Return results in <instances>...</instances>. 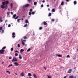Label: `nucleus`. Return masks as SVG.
<instances>
[{
	"label": "nucleus",
	"mask_w": 78,
	"mask_h": 78,
	"mask_svg": "<svg viewBox=\"0 0 78 78\" xmlns=\"http://www.w3.org/2000/svg\"><path fill=\"white\" fill-rule=\"evenodd\" d=\"M2 5H1L0 6L1 8H2V9H4L5 8V2H2Z\"/></svg>",
	"instance_id": "1"
},
{
	"label": "nucleus",
	"mask_w": 78,
	"mask_h": 78,
	"mask_svg": "<svg viewBox=\"0 0 78 78\" xmlns=\"http://www.w3.org/2000/svg\"><path fill=\"white\" fill-rule=\"evenodd\" d=\"M5 52V50L1 49L0 50V54H4Z\"/></svg>",
	"instance_id": "2"
},
{
	"label": "nucleus",
	"mask_w": 78,
	"mask_h": 78,
	"mask_svg": "<svg viewBox=\"0 0 78 78\" xmlns=\"http://www.w3.org/2000/svg\"><path fill=\"white\" fill-rule=\"evenodd\" d=\"M12 62H13V61H16V62H17V59L15 57H14L13 58V59L12 60Z\"/></svg>",
	"instance_id": "3"
},
{
	"label": "nucleus",
	"mask_w": 78,
	"mask_h": 78,
	"mask_svg": "<svg viewBox=\"0 0 78 78\" xmlns=\"http://www.w3.org/2000/svg\"><path fill=\"white\" fill-rule=\"evenodd\" d=\"M77 77L76 76H75L74 77L73 76H70L69 77V78H76Z\"/></svg>",
	"instance_id": "4"
},
{
	"label": "nucleus",
	"mask_w": 78,
	"mask_h": 78,
	"mask_svg": "<svg viewBox=\"0 0 78 78\" xmlns=\"http://www.w3.org/2000/svg\"><path fill=\"white\" fill-rule=\"evenodd\" d=\"M20 75H21V76H24V73H23V72H22L21 73Z\"/></svg>",
	"instance_id": "5"
},
{
	"label": "nucleus",
	"mask_w": 78,
	"mask_h": 78,
	"mask_svg": "<svg viewBox=\"0 0 78 78\" xmlns=\"http://www.w3.org/2000/svg\"><path fill=\"white\" fill-rule=\"evenodd\" d=\"M15 34H15V33L14 32H13L12 33V37L13 38H15Z\"/></svg>",
	"instance_id": "6"
},
{
	"label": "nucleus",
	"mask_w": 78,
	"mask_h": 78,
	"mask_svg": "<svg viewBox=\"0 0 78 78\" xmlns=\"http://www.w3.org/2000/svg\"><path fill=\"white\" fill-rule=\"evenodd\" d=\"M72 69H70L69 70L67 71V73H71V72H72Z\"/></svg>",
	"instance_id": "7"
},
{
	"label": "nucleus",
	"mask_w": 78,
	"mask_h": 78,
	"mask_svg": "<svg viewBox=\"0 0 78 78\" xmlns=\"http://www.w3.org/2000/svg\"><path fill=\"white\" fill-rule=\"evenodd\" d=\"M14 64L16 66H18V65H19V64H18V63L16 62H15L14 63Z\"/></svg>",
	"instance_id": "8"
},
{
	"label": "nucleus",
	"mask_w": 78,
	"mask_h": 78,
	"mask_svg": "<svg viewBox=\"0 0 78 78\" xmlns=\"http://www.w3.org/2000/svg\"><path fill=\"white\" fill-rule=\"evenodd\" d=\"M56 56H57L58 57H62V55L61 54L58 55V54H56L55 55Z\"/></svg>",
	"instance_id": "9"
},
{
	"label": "nucleus",
	"mask_w": 78,
	"mask_h": 78,
	"mask_svg": "<svg viewBox=\"0 0 78 78\" xmlns=\"http://www.w3.org/2000/svg\"><path fill=\"white\" fill-rule=\"evenodd\" d=\"M8 8V5L7 4L5 5V8L4 10H6Z\"/></svg>",
	"instance_id": "10"
},
{
	"label": "nucleus",
	"mask_w": 78,
	"mask_h": 78,
	"mask_svg": "<svg viewBox=\"0 0 78 78\" xmlns=\"http://www.w3.org/2000/svg\"><path fill=\"white\" fill-rule=\"evenodd\" d=\"M25 51V50H24V49H21L20 50V52L21 53H22V52H23V51Z\"/></svg>",
	"instance_id": "11"
},
{
	"label": "nucleus",
	"mask_w": 78,
	"mask_h": 78,
	"mask_svg": "<svg viewBox=\"0 0 78 78\" xmlns=\"http://www.w3.org/2000/svg\"><path fill=\"white\" fill-rule=\"evenodd\" d=\"M10 6H11V8L12 9V8H13V4H12V3H11L10 4Z\"/></svg>",
	"instance_id": "12"
},
{
	"label": "nucleus",
	"mask_w": 78,
	"mask_h": 78,
	"mask_svg": "<svg viewBox=\"0 0 78 78\" xmlns=\"http://www.w3.org/2000/svg\"><path fill=\"white\" fill-rule=\"evenodd\" d=\"M3 21V20H2V17H0V22H2Z\"/></svg>",
	"instance_id": "13"
},
{
	"label": "nucleus",
	"mask_w": 78,
	"mask_h": 78,
	"mask_svg": "<svg viewBox=\"0 0 78 78\" xmlns=\"http://www.w3.org/2000/svg\"><path fill=\"white\" fill-rule=\"evenodd\" d=\"M11 66H12H12H13V65H12V64L8 66V68H10V67H11Z\"/></svg>",
	"instance_id": "14"
},
{
	"label": "nucleus",
	"mask_w": 78,
	"mask_h": 78,
	"mask_svg": "<svg viewBox=\"0 0 78 78\" xmlns=\"http://www.w3.org/2000/svg\"><path fill=\"white\" fill-rule=\"evenodd\" d=\"M4 2H5V3L6 5L9 4V2L8 1H5Z\"/></svg>",
	"instance_id": "15"
},
{
	"label": "nucleus",
	"mask_w": 78,
	"mask_h": 78,
	"mask_svg": "<svg viewBox=\"0 0 78 78\" xmlns=\"http://www.w3.org/2000/svg\"><path fill=\"white\" fill-rule=\"evenodd\" d=\"M25 7H28L30 6V5L28 4H26L25 5Z\"/></svg>",
	"instance_id": "16"
},
{
	"label": "nucleus",
	"mask_w": 78,
	"mask_h": 78,
	"mask_svg": "<svg viewBox=\"0 0 78 78\" xmlns=\"http://www.w3.org/2000/svg\"><path fill=\"white\" fill-rule=\"evenodd\" d=\"M25 22L26 23H29V22H28V20H26L25 21Z\"/></svg>",
	"instance_id": "17"
},
{
	"label": "nucleus",
	"mask_w": 78,
	"mask_h": 78,
	"mask_svg": "<svg viewBox=\"0 0 78 78\" xmlns=\"http://www.w3.org/2000/svg\"><path fill=\"white\" fill-rule=\"evenodd\" d=\"M43 24L44 25H46L47 24V22H46L44 21L43 22Z\"/></svg>",
	"instance_id": "18"
},
{
	"label": "nucleus",
	"mask_w": 78,
	"mask_h": 78,
	"mask_svg": "<svg viewBox=\"0 0 78 78\" xmlns=\"http://www.w3.org/2000/svg\"><path fill=\"white\" fill-rule=\"evenodd\" d=\"M64 2H62L61 4V6H62V5H64Z\"/></svg>",
	"instance_id": "19"
},
{
	"label": "nucleus",
	"mask_w": 78,
	"mask_h": 78,
	"mask_svg": "<svg viewBox=\"0 0 78 78\" xmlns=\"http://www.w3.org/2000/svg\"><path fill=\"white\" fill-rule=\"evenodd\" d=\"M19 58L20 59H22V56L20 54L19 55Z\"/></svg>",
	"instance_id": "20"
},
{
	"label": "nucleus",
	"mask_w": 78,
	"mask_h": 78,
	"mask_svg": "<svg viewBox=\"0 0 78 78\" xmlns=\"http://www.w3.org/2000/svg\"><path fill=\"white\" fill-rule=\"evenodd\" d=\"M33 76H34V78H37V77H36V75L35 74H33Z\"/></svg>",
	"instance_id": "21"
},
{
	"label": "nucleus",
	"mask_w": 78,
	"mask_h": 78,
	"mask_svg": "<svg viewBox=\"0 0 78 78\" xmlns=\"http://www.w3.org/2000/svg\"><path fill=\"white\" fill-rule=\"evenodd\" d=\"M22 20V19H18L17 20L18 22H19V23H20V20Z\"/></svg>",
	"instance_id": "22"
},
{
	"label": "nucleus",
	"mask_w": 78,
	"mask_h": 78,
	"mask_svg": "<svg viewBox=\"0 0 78 78\" xmlns=\"http://www.w3.org/2000/svg\"><path fill=\"white\" fill-rule=\"evenodd\" d=\"M31 50V49L30 48H29L28 50H27V52H28L29 51H30Z\"/></svg>",
	"instance_id": "23"
},
{
	"label": "nucleus",
	"mask_w": 78,
	"mask_h": 78,
	"mask_svg": "<svg viewBox=\"0 0 78 78\" xmlns=\"http://www.w3.org/2000/svg\"><path fill=\"white\" fill-rule=\"evenodd\" d=\"M16 16V14H14L13 15V18H15Z\"/></svg>",
	"instance_id": "24"
},
{
	"label": "nucleus",
	"mask_w": 78,
	"mask_h": 78,
	"mask_svg": "<svg viewBox=\"0 0 78 78\" xmlns=\"http://www.w3.org/2000/svg\"><path fill=\"white\" fill-rule=\"evenodd\" d=\"M15 56H18V54H17V53H16L15 54Z\"/></svg>",
	"instance_id": "25"
},
{
	"label": "nucleus",
	"mask_w": 78,
	"mask_h": 78,
	"mask_svg": "<svg viewBox=\"0 0 78 78\" xmlns=\"http://www.w3.org/2000/svg\"><path fill=\"white\" fill-rule=\"evenodd\" d=\"M18 17H19V16H17L16 17H15L14 18L15 20H16V19H17L18 18Z\"/></svg>",
	"instance_id": "26"
},
{
	"label": "nucleus",
	"mask_w": 78,
	"mask_h": 78,
	"mask_svg": "<svg viewBox=\"0 0 78 78\" xmlns=\"http://www.w3.org/2000/svg\"><path fill=\"white\" fill-rule=\"evenodd\" d=\"M74 5H76V1H74Z\"/></svg>",
	"instance_id": "27"
},
{
	"label": "nucleus",
	"mask_w": 78,
	"mask_h": 78,
	"mask_svg": "<svg viewBox=\"0 0 78 78\" xmlns=\"http://www.w3.org/2000/svg\"><path fill=\"white\" fill-rule=\"evenodd\" d=\"M37 5V2H34V5Z\"/></svg>",
	"instance_id": "28"
},
{
	"label": "nucleus",
	"mask_w": 78,
	"mask_h": 78,
	"mask_svg": "<svg viewBox=\"0 0 78 78\" xmlns=\"http://www.w3.org/2000/svg\"><path fill=\"white\" fill-rule=\"evenodd\" d=\"M6 48V46H5L2 48V50H4V49H5Z\"/></svg>",
	"instance_id": "29"
},
{
	"label": "nucleus",
	"mask_w": 78,
	"mask_h": 78,
	"mask_svg": "<svg viewBox=\"0 0 78 78\" xmlns=\"http://www.w3.org/2000/svg\"><path fill=\"white\" fill-rule=\"evenodd\" d=\"M48 76V78H51V76Z\"/></svg>",
	"instance_id": "30"
},
{
	"label": "nucleus",
	"mask_w": 78,
	"mask_h": 78,
	"mask_svg": "<svg viewBox=\"0 0 78 78\" xmlns=\"http://www.w3.org/2000/svg\"><path fill=\"white\" fill-rule=\"evenodd\" d=\"M28 75L29 76H32V75H31V73H28Z\"/></svg>",
	"instance_id": "31"
},
{
	"label": "nucleus",
	"mask_w": 78,
	"mask_h": 78,
	"mask_svg": "<svg viewBox=\"0 0 78 78\" xmlns=\"http://www.w3.org/2000/svg\"><path fill=\"white\" fill-rule=\"evenodd\" d=\"M52 12H55V9H53L52 10Z\"/></svg>",
	"instance_id": "32"
},
{
	"label": "nucleus",
	"mask_w": 78,
	"mask_h": 78,
	"mask_svg": "<svg viewBox=\"0 0 78 78\" xmlns=\"http://www.w3.org/2000/svg\"><path fill=\"white\" fill-rule=\"evenodd\" d=\"M51 16V13H49L48 16Z\"/></svg>",
	"instance_id": "33"
},
{
	"label": "nucleus",
	"mask_w": 78,
	"mask_h": 78,
	"mask_svg": "<svg viewBox=\"0 0 78 78\" xmlns=\"http://www.w3.org/2000/svg\"><path fill=\"white\" fill-rule=\"evenodd\" d=\"M22 45H25V43L23 42H22Z\"/></svg>",
	"instance_id": "34"
},
{
	"label": "nucleus",
	"mask_w": 78,
	"mask_h": 78,
	"mask_svg": "<svg viewBox=\"0 0 78 78\" xmlns=\"http://www.w3.org/2000/svg\"><path fill=\"white\" fill-rule=\"evenodd\" d=\"M14 50V48H12L11 49V51H13Z\"/></svg>",
	"instance_id": "35"
},
{
	"label": "nucleus",
	"mask_w": 78,
	"mask_h": 78,
	"mask_svg": "<svg viewBox=\"0 0 78 78\" xmlns=\"http://www.w3.org/2000/svg\"><path fill=\"white\" fill-rule=\"evenodd\" d=\"M23 39H27V37H26V36H25L24 37H23Z\"/></svg>",
	"instance_id": "36"
},
{
	"label": "nucleus",
	"mask_w": 78,
	"mask_h": 78,
	"mask_svg": "<svg viewBox=\"0 0 78 78\" xmlns=\"http://www.w3.org/2000/svg\"><path fill=\"white\" fill-rule=\"evenodd\" d=\"M2 28H3V27H0V31H2Z\"/></svg>",
	"instance_id": "37"
},
{
	"label": "nucleus",
	"mask_w": 78,
	"mask_h": 78,
	"mask_svg": "<svg viewBox=\"0 0 78 78\" xmlns=\"http://www.w3.org/2000/svg\"><path fill=\"white\" fill-rule=\"evenodd\" d=\"M29 14L30 16H31V12H29Z\"/></svg>",
	"instance_id": "38"
},
{
	"label": "nucleus",
	"mask_w": 78,
	"mask_h": 78,
	"mask_svg": "<svg viewBox=\"0 0 78 78\" xmlns=\"http://www.w3.org/2000/svg\"><path fill=\"white\" fill-rule=\"evenodd\" d=\"M15 53H19V52L18 51L16 50V51H15Z\"/></svg>",
	"instance_id": "39"
},
{
	"label": "nucleus",
	"mask_w": 78,
	"mask_h": 78,
	"mask_svg": "<svg viewBox=\"0 0 78 78\" xmlns=\"http://www.w3.org/2000/svg\"><path fill=\"white\" fill-rule=\"evenodd\" d=\"M67 58H70V55H68L67 56Z\"/></svg>",
	"instance_id": "40"
},
{
	"label": "nucleus",
	"mask_w": 78,
	"mask_h": 78,
	"mask_svg": "<svg viewBox=\"0 0 78 78\" xmlns=\"http://www.w3.org/2000/svg\"><path fill=\"white\" fill-rule=\"evenodd\" d=\"M20 47V44H18V47L19 48Z\"/></svg>",
	"instance_id": "41"
},
{
	"label": "nucleus",
	"mask_w": 78,
	"mask_h": 78,
	"mask_svg": "<svg viewBox=\"0 0 78 78\" xmlns=\"http://www.w3.org/2000/svg\"><path fill=\"white\" fill-rule=\"evenodd\" d=\"M31 14H35V12H32Z\"/></svg>",
	"instance_id": "42"
},
{
	"label": "nucleus",
	"mask_w": 78,
	"mask_h": 78,
	"mask_svg": "<svg viewBox=\"0 0 78 78\" xmlns=\"http://www.w3.org/2000/svg\"><path fill=\"white\" fill-rule=\"evenodd\" d=\"M2 33H4V30L3 29L2 30Z\"/></svg>",
	"instance_id": "43"
},
{
	"label": "nucleus",
	"mask_w": 78,
	"mask_h": 78,
	"mask_svg": "<svg viewBox=\"0 0 78 78\" xmlns=\"http://www.w3.org/2000/svg\"><path fill=\"white\" fill-rule=\"evenodd\" d=\"M27 27V24H26L24 26V27Z\"/></svg>",
	"instance_id": "44"
},
{
	"label": "nucleus",
	"mask_w": 78,
	"mask_h": 78,
	"mask_svg": "<svg viewBox=\"0 0 78 78\" xmlns=\"http://www.w3.org/2000/svg\"><path fill=\"white\" fill-rule=\"evenodd\" d=\"M42 27H40L39 29L40 30H42Z\"/></svg>",
	"instance_id": "45"
},
{
	"label": "nucleus",
	"mask_w": 78,
	"mask_h": 78,
	"mask_svg": "<svg viewBox=\"0 0 78 78\" xmlns=\"http://www.w3.org/2000/svg\"><path fill=\"white\" fill-rule=\"evenodd\" d=\"M33 36H35V33L34 31L33 32Z\"/></svg>",
	"instance_id": "46"
},
{
	"label": "nucleus",
	"mask_w": 78,
	"mask_h": 78,
	"mask_svg": "<svg viewBox=\"0 0 78 78\" xmlns=\"http://www.w3.org/2000/svg\"><path fill=\"white\" fill-rule=\"evenodd\" d=\"M7 16H8L9 14V12H7Z\"/></svg>",
	"instance_id": "47"
},
{
	"label": "nucleus",
	"mask_w": 78,
	"mask_h": 78,
	"mask_svg": "<svg viewBox=\"0 0 78 78\" xmlns=\"http://www.w3.org/2000/svg\"><path fill=\"white\" fill-rule=\"evenodd\" d=\"M51 21H52V22H54V21H55V19H52L51 20Z\"/></svg>",
	"instance_id": "48"
},
{
	"label": "nucleus",
	"mask_w": 78,
	"mask_h": 78,
	"mask_svg": "<svg viewBox=\"0 0 78 78\" xmlns=\"http://www.w3.org/2000/svg\"><path fill=\"white\" fill-rule=\"evenodd\" d=\"M33 11V9H30V12H31V11Z\"/></svg>",
	"instance_id": "49"
},
{
	"label": "nucleus",
	"mask_w": 78,
	"mask_h": 78,
	"mask_svg": "<svg viewBox=\"0 0 78 78\" xmlns=\"http://www.w3.org/2000/svg\"><path fill=\"white\" fill-rule=\"evenodd\" d=\"M8 27H11V24H9V25H8Z\"/></svg>",
	"instance_id": "50"
},
{
	"label": "nucleus",
	"mask_w": 78,
	"mask_h": 78,
	"mask_svg": "<svg viewBox=\"0 0 78 78\" xmlns=\"http://www.w3.org/2000/svg\"><path fill=\"white\" fill-rule=\"evenodd\" d=\"M47 7H49L50 6V5H47Z\"/></svg>",
	"instance_id": "51"
},
{
	"label": "nucleus",
	"mask_w": 78,
	"mask_h": 78,
	"mask_svg": "<svg viewBox=\"0 0 78 78\" xmlns=\"http://www.w3.org/2000/svg\"><path fill=\"white\" fill-rule=\"evenodd\" d=\"M43 6H44V5H43V4H42L41 5V8H42Z\"/></svg>",
	"instance_id": "52"
},
{
	"label": "nucleus",
	"mask_w": 78,
	"mask_h": 78,
	"mask_svg": "<svg viewBox=\"0 0 78 78\" xmlns=\"http://www.w3.org/2000/svg\"><path fill=\"white\" fill-rule=\"evenodd\" d=\"M24 41H25V42H26V40H23V41H22V42H24Z\"/></svg>",
	"instance_id": "53"
},
{
	"label": "nucleus",
	"mask_w": 78,
	"mask_h": 78,
	"mask_svg": "<svg viewBox=\"0 0 78 78\" xmlns=\"http://www.w3.org/2000/svg\"><path fill=\"white\" fill-rule=\"evenodd\" d=\"M32 0H28V2H30V1H31Z\"/></svg>",
	"instance_id": "54"
},
{
	"label": "nucleus",
	"mask_w": 78,
	"mask_h": 78,
	"mask_svg": "<svg viewBox=\"0 0 78 78\" xmlns=\"http://www.w3.org/2000/svg\"><path fill=\"white\" fill-rule=\"evenodd\" d=\"M11 57H9V59H11Z\"/></svg>",
	"instance_id": "55"
},
{
	"label": "nucleus",
	"mask_w": 78,
	"mask_h": 78,
	"mask_svg": "<svg viewBox=\"0 0 78 78\" xmlns=\"http://www.w3.org/2000/svg\"><path fill=\"white\" fill-rule=\"evenodd\" d=\"M42 2L43 3H45V1H44V0L43 1H42Z\"/></svg>",
	"instance_id": "56"
},
{
	"label": "nucleus",
	"mask_w": 78,
	"mask_h": 78,
	"mask_svg": "<svg viewBox=\"0 0 78 78\" xmlns=\"http://www.w3.org/2000/svg\"><path fill=\"white\" fill-rule=\"evenodd\" d=\"M44 69H47V68H46V67H44Z\"/></svg>",
	"instance_id": "57"
},
{
	"label": "nucleus",
	"mask_w": 78,
	"mask_h": 78,
	"mask_svg": "<svg viewBox=\"0 0 78 78\" xmlns=\"http://www.w3.org/2000/svg\"><path fill=\"white\" fill-rule=\"evenodd\" d=\"M11 14H13V12H11Z\"/></svg>",
	"instance_id": "58"
},
{
	"label": "nucleus",
	"mask_w": 78,
	"mask_h": 78,
	"mask_svg": "<svg viewBox=\"0 0 78 78\" xmlns=\"http://www.w3.org/2000/svg\"><path fill=\"white\" fill-rule=\"evenodd\" d=\"M66 2H69V0H66Z\"/></svg>",
	"instance_id": "59"
},
{
	"label": "nucleus",
	"mask_w": 78,
	"mask_h": 78,
	"mask_svg": "<svg viewBox=\"0 0 78 78\" xmlns=\"http://www.w3.org/2000/svg\"><path fill=\"white\" fill-rule=\"evenodd\" d=\"M50 8H48V10L50 11Z\"/></svg>",
	"instance_id": "60"
},
{
	"label": "nucleus",
	"mask_w": 78,
	"mask_h": 78,
	"mask_svg": "<svg viewBox=\"0 0 78 78\" xmlns=\"http://www.w3.org/2000/svg\"><path fill=\"white\" fill-rule=\"evenodd\" d=\"M67 77L66 76H65L63 78H66Z\"/></svg>",
	"instance_id": "61"
},
{
	"label": "nucleus",
	"mask_w": 78,
	"mask_h": 78,
	"mask_svg": "<svg viewBox=\"0 0 78 78\" xmlns=\"http://www.w3.org/2000/svg\"><path fill=\"white\" fill-rule=\"evenodd\" d=\"M9 10H10V9H9V8L8 9V11H9Z\"/></svg>",
	"instance_id": "62"
},
{
	"label": "nucleus",
	"mask_w": 78,
	"mask_h": 78,
	"mask_svg": "<svg viewBox=\"0 0 78 78\" xmlns=\"http://www.w3.org/2000/svg\"><path fill=\"white\" fill-rule=\"evenodd\" d=\"M6 72H7V73H9V71H7Z\"/></svg>",
	"instance_id": "63"
},
{
	"label": "nucleus",
	"mask_w": 78,
	"mask_h": 78,
	"mask_svg": "<svg viewBox=\"0 0 78 78\" xmlns=\"http://www.w3.org/2000/svg\"><path fill=\"white\" fill-rule=\"evenodd\" d=\"M29 78H32V77H29Z\"/></svg>",
	"instance_id": "64"
}]
</instances>
